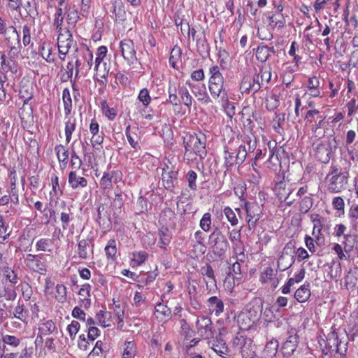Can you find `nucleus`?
Returning a JSON list of instances; mask_svg holds the SVG:
<instances>
[{"mask_svg":"<svg viewBox=\"0 0 358 358\" xmlns=\"http://www.w3.org/2000/svg\"><path fill=\"white\" fill-rule=\"evenodd\" d=\"M210 76L208 80V90L214 99H219L221 106L229 116L234 114L233 109L229 101L227 92L224 87V78L220 71V67L217 65L213 66L209 69Z\"/></svg>","mask_w":358,"mask_h":358,"instance_id":"obj_1","label":"nucleus"},{"mask_svg":"<svg viewBox=\"0 0 358 358\" xmlns=\"http://www.w3.org/2000/svg\"><path fill=\"white\" fill-rule=\"evenodd\" d=\"M348 173L343 171L338 165L331 164L326 176L327 190L331 193H339L345 189L348 184Z\"/></svg>","mask_w":358,"mask_h":358,"instance_id":"obj_2","label":"nucleus"},{"mask_svg":"<svg viewBox=\"0 0 358 358\" xmlns=\"http://www.w3.org/2000/svg\"><path fill=\"white\" fill-rule=\"evenodd\" d=\"M185 155H196L203 158L206 155V138L203 134H187L183 138Z\"/></svg>","mask_w":358,"mask_h":358,"instance_id":"obj_3","label":"nucleus"},{"mask_svg":"<svg viewBox=\"0 0 358 358\" xmlns=\"http://www.w3.org/2000/svg\"><path fill=\"white\" fill-rule=\"evenodd\" d=\"M262 313L259 306L242 310L237 316V323L242 330L250 329L259 321Z\"/></svg>","mask_w":358,"mask_h":358,"instance_id":"obj_4","label":"nucleus"},{"mask_svg":"<svg viewBox=\"0 0 358 358\" xmlns=\"http://www.w3.org/2000/svg\"><path fill=\"white\" fill-rule=\"evenodd\" d=\"M338 146L337 141L334 136H329L327 139L320 143L315 148V157L322 163L329 162Z\"/></svg>","mask_w":358,"mask_h":358,"instance_id":"obj_5","label":"nucleus"},{"mask_svg":"<svg viewBox=\"0 0 358 358\" xmlns=\"http://www.w3.org/2000/svg\"><path fill=\"white\" fill-rule=\"evenodd\" d=\"M209 245L213 252L219 257L222 256L229 247V243L225 236L218 230L214 231L209 236Z\"/></svg>","mask_w":358,"mask_h":358,"instance_id":"obj_6","label":"nucleus"},{"mask_svg":"<svg viewBox=\"0 0 358 358\" xmlns=\"http://www.w3.org/2000/svg\"><path fill=\"white\" fill-rule=\"evenodd\" d=\"M178 169L174 166L165 164L162 169V180L164 187L168 190H172L178 181Z\"/></svg>","mask_w":358,"mask_h":358,"instance_id":"obj_7","label":"nucleus"},{"mask_svg":"<svg viewBox=\"0 0 358 358\" xmlns=\"http://www.w3.org/2000/svg\"><path fill=\"white\" fill-rule=\"evenodd\" d=\"M24 263L29 269L41 275H45L47 271L46 261L43 255L28 254Z\"/></svg>","mask_w":358,"mask_h":358,"instance_id":"obj_8","label":"nucleus"},{"mask_svg":"<svg viewBox=\"0 0 358 358\" xmlns=\"http://www.w3.org/2000/svg\"><path fill=\"white\" fill-rule=\"evenodd\" d=\"M233 345L238 348L243 358H250L255 355L252 341L246 336H237L233 340Z\"/></svg>","mask_w":358,"mask_h":358,"instance_id":"obj_9","label":"nucleus"},{"mask_svg":"<svg viewBox=\"0 0 358 358\" xmlns=\"http://www.w3.org/2000/svg\"><path fill=\"white\" fill-rule=\"evenodd\" d=\"M196 328L199 335L203 339H210L214 336L213 322L208 317H199L196 322Z\"/></svg>","mask_w":358,"mask_h":358,"instance_id":"obj_10","label":"nucleus"},{"mask_svg":"<svg viewBox=\"0 0 358 358\" xmlns=\"http://www.w3.org/2000/svg\"><path fill=\"white\" fill-rule=\"evenodd\" d=\"M120 49L124 59L131 65L137 60L136 51L133 41L124 39L120 43Z\"/></svg>","mask_w":358,"mask_h":358,"instance_id":"obj_11","label":"nucleus"},{"mask_svg":"<svg viewBox=\"0 0 358 358\" xmlns=\"http://www.w3.org/2000/svg\"><path fill=\"white\" fill-rule=\"evenodd\" d=\"M245 208L247 213V222L248 225L250 227H253L261 217L262 213V208L259 205L255 202H246L245 203Z\"/></svg>","mask_w":358,"mask_h":358,"instance_id":"obj_12","label":"nucleus"},{"mask_svg":"<svg viewBox=\"0 0 358 358\" xmlns=\"http://www.w3.org/2000/svg\"><path fill=\"white\" fill-rule=\"evenodd\" d=\"M186 85L189 87L192 94L199 101H204L205 103L209 101V96L206 92V85L203 83H195L187 80Z\"/></svg>","mask_w":358,"mask_h":358,"instance_id":"obj_13","label":"nucleus"},{"mask_svg":"<svg viewBox=\"0 0 358 358\" xmlns=\"http://www.w3.org/2000/svg\"><path fill=\"white\" fill-rule=\"evenodd\" d=\"M121 178L122 174L119 171L104 173L100 180V185L103 189H110L113 187V182H117Z\"/></svg>","mask_w":358,"mask_h":358,"instance_id":"obj_14","label":"nucleus"},{"mask_svg":"<svg viewBox=\"0 0 358 358\" xmlns=\"http://www.w3.org/2000/svg\"><path fill=\"white\" fill-rule=\"evenodd\" d=\"M262 282L268 284L272 288H275L278 285L279 280L277 278V271L273 270L271 267H266L260 275Z\"/></svg>","mask_w":358,"mask_h":358,"instance_id":"obj_15","label":"nucleus"},{"mask_svg":"<svg viewBox=\"0 0 358 358\" xmlns=\"http://www.w3.org/2000/svg\"><path fill=\"white\" fill-rule=\"evenodd\" d=\"M93 244L90 239H83L78 242L77 252L80 258L87 259L93 253Z\"/></svg>","mask_w":358,"mask_h":358,"instance_id":"obj_16","label":"nucleus"},{"mask_svg":"<svg viewBox=\"0 0 358 358\" xmlns=\"http://www.w3.org/2000/svg\"><path fill=\"white\" fill-rule=\"evenodd\" d=\"M68 182L73 189L83 188L87 185V180L77 174L76 171H71L69 174Z\"/></svg>","mask_w":358,"mask_h":358,"instance_id":"obj_17","label":"nucleus"},{"mask_svg":"<svg viewBox=\"0 0 358 358\" xmlns=\"http://www.w3.org/2000/svg\"><path fill=\"white\" fill-rule=\"evenodd\" d=\"M3 34L8 45H17L21 46L19 34L13 26L6 29Z\"/></svg>","mask_w":358,"mask_h":358,"instance_id":"obj_18","label":"nucleus"},{"mask_svg":"<svg viewBox=\"0 0 358 358\" xmlns=\"http://www.w3.org/2000/svg\"><path fill=\"white\" fill-rule=\"evenodd\" d=\"M138 128L137 127H131L130 126L127 127L125 131V135L127 138L131 145V146L135 150H138L140 148L139 141L140 137L138 134Z\"/></svg>","mask_w":358,"mask_h":358,"instance_id":"obj_19","label":"nucleus"},{"mask_svg":"<svg viewBox=\"0 0 358 358\" xmlns=\"http://www.w3.org/2000/svg\"><path fill=\"white\" fill-rule=\"evenodd\" d=\"M208 310L210 313L216 316L220 315L224 311V303L217 296H211L207 301Z\"/></svg>","mask_w":358,"mask_h":358,"instance_id":"obj_20","label":"nucleus"},{"mask_svg":"<svg viewBox=\"0 0 358 358\" xmlns=\"http://www.w3.org/2000/svg\"><path fill=\"white\" fill-rule=\"evenodd\" d=\"M274 191L280 200L287 201L288 205H290L292 203V201H288L289 196L292 192L291 189L286 188V184L285 182L280 181L278 182L275 186Z\"/></svg>","mask_w":358,"mask_h":358,"instance_id":"obj_21","label":"nucleus"},{"mask_svg":"<svg viewBox=\"0 0 358 358\" xmlns=\"http://www.w3.org/2000/svg\"><path fill=\"white\" fill-rule=\"evenodd\" d=\"M155 315L161 322H165L171 318V311L167 306L159 303L155 306Z\"/></svg>","mask_w":358,"mask_h":358,"instance_id":"obj_22","label":"nucleus"},{"mask_svg":"<svg viewBox=\"0 0 358 358\" xmlns=\"http://www.w3.org/2000/svg\"><path fill=\"white\" fill-rule=\"evenodd\" d=\"M111 12L115 15L116 20H124L126 12L122 0H113Z\"/></svg>","mask_w":358,"mask_h":358,"instance_id":"obj_23","label":"nucleus"},{"mask_svg":"<svg viewBox=\"0 0 358 358\" xmlns=\"http://www.w3.org/2000/svg\"><path fill=\"white\" fill-rule=\"evenodd\" d=\"M137 353L136 345L134 341H125L122 345V358H134Z\"/></svg>","mask_w":358,"mask_h":358,"instance_id":"obj_24","label":"nucleus"},{"mask_svg":"<svg viewBox=\"0 0 358 358\" xmlns=\"http://www.w3.org/2000/svg\"><path fill=\"white\" fill-rule=\"evenodd\" d=\"M271 52H275L274 47L259 45L256 50V58L261 62H265L268 59Z\"/></svg>","mask_w":358,"mask_h":358,"instance_id":"obj_25","label":"nucleus"},{"mask_svg":"<svg viewBox=\"0 0 358 358\" xmlns=\"http://www.w3.org/2000/svg\"><path fill=\"white\" fill-rule=\"evenodd\" d=\"M91 287L89 284H85L82 286L78 292L80 299L82 302L83 306L85 308H88L90 306L91 301L90 296Z\"/></svg>","mask_w":358,"mask_h":358,"instance_id":"obj_26","label":"nucleus"},{"mask_svg":"<svg viewBox=\"0 0 358 358\" xmlns=\"http://www.w3.org/2000/svg\"><path fill=\"white\" fill-rule=\"evenodd\" d=\"M55 151L57 155V157L61 166L66 167L69 159V151L62 145H57L55 148Z\"/></svg>","mask_w":358,"mask_h":358,"instance_id":"obj_27","label":"nucleus"},{"mask_svg":"<svg viewBox=\"0 0 358 358\" xmlns=\"http://www.w3.org/2000/svg\"><path fill=\"white\" fill-rule=\"evenodd\" d=\"M309 287V284L303 285L295 292L294 297L299 302L303 303L309 299L310 296Z\"/></svg>","mask_w":358,"mask_h":358,"instance_id":"obj_28","label":"nucleus"},{"mask_svg":"<svg viewBox=\"0 0 358 358\" xmlns=\"http://www.w3.org/2000/svg\"><path fill=\"white\" fill-rule=\"evenodd\" d=\"M212 349L220 357L228 355L229 350L226 343L221 338H217L212 345Z\"/></svg>","mask_w":358,"mask_h":358,"instance_id":"obj_29","label":"nucleus"},{"mask_svg":"<svg viewBox=\"0 0 358 358\" xmlns=\"http://www.w3.org/2000/svg\"><path fill=\"white\" fill-rule=\"evenodd\" d=\"M13 317L22 321L24 323H27L28 320V310L24 308L23 304H18L14 308L13 311Z\"/></svg>","mask_w":358,"mask_h":358,"instance_id":"obj_30","label":"nucleus"},{"mask_svg":"<svg viewBox=\"0 0 358 358\" xmlns=\"http://www.w3.org/2000/svg\"><path fill=\"white\" fill-rule=\"evenodd\" d=\"M178 93L180 96V100L185 106L190 108L193 103V97L189 94L187 87L178 86Z\"/></svg>","mask_w":358,"mask_h":358,"instance_id":"obj_31","label":"nucleus"},{"mask_svg":"<svg viewBox=\"0 0 358 358\" xmlns=\"http://www.w3.org/2000/svg\"><path fill=\"white\" fill-rule=\"evenodd\" d=\"M66 8L67 6L65 3L64 6H60L59 2L58 3V7L57 8V11L55 14V18L53 22V24L56 27V29H61V27H62V24L64 17L63 9L66 10Z\"/></svg>","mask_w":358,"mask_h":358,"instance_id":"obj_32","label":"nucleus"},{"mask_svg":"<svg viewBox=\"0 0 358 358\" xmlns=\"http://www.w3.org/2000/svg\"><path fill=\"white\" fill-rule=\"evenodd\" d=\"M57 329L56 325L52 320H46L41 323L38 327V332L44 336L52 334Z\"/></svg>","mask_w":358,"mask_h":358,"instance_id":"obj_33","label":"nucleus"},{"mask_svg":"<svg viewBox=\"0 0 358 358\" xmlns=\"http://www.w3.org/2000/svg\"><path fill=\"white\" fill-rule=\"evenodd\" d=\"M148 258V254L145 251H135L132 253L131 264L135 266H141Z\"/></svg>","mask_w":358,"mask_h":358,"instance_id":"obj_34","label":"nucleus"},{"mask_svg":"<svg viewBox=\"0 0 358 358\" xmlns=\"http://www.w3.org/2000/svg\"><path fill=\"white\" fill-rule=\"evenodd\" d=\"M320 112L317 109L308 110L304 116L306 126H311L313 123L320 117Z\"/></svg>","mask_w":358,"mask_h":358,"instance_id":"obj_35","label":"nucleus"},{"mask_svg":"<svg viewBox=\"0 0 358 358\" xmlns=\"http://www.w3.org/2000/svg\"><path fill=\"white\" fill-rule=\"evenodd\" d=\"M76 127V120L73 117H70L65 122V136L66 141L69 143L71 140L73 132L75 131Z\"/></svg>","mask_w":358,"mask_h":358,"instance_id":"obj_36","label":"nucleus"},{"mask_svg":"<svg viewBox=\"0 0 358 358\" xmlns=\"http://www.w3.org/2000/svg\"><path fill=\"white\" fill-rule=\"evenodd\" d=\"M21 7L24 8L27 15L33 18L38 15L34 0H22Z\"/></svg>","mask_w":358,"mask_h":358,"instance_id":"obj_37","label":"nucleus"},{"mask_svg":"<svg viewBox=\"0 0 358 358\" xmlns=\"http://www.w3.org/2000/svg\"><path fill=\"white\" fill-rule=\"evenodd\" d=\"M62 100L64 103L65 114L68 115L71 113L72 109V100L70 91L68 88H65L63 90Z\"/></svg>","mask_w":358,"mask_h":358,"instance_id":"obj_38","label":"nucleus"},{"mask_svg":"<svg viewBox=\"0 0 358 358\" xmlns=\"http://www.w3.org/2000/svg\"><path fill=\"white\" fill-rule=\"evenodd\" d=\"M271 70L270 68H264L260 71V73L256 76L259 80H262V85L264 88H267V85L271 79Z\"/></svg>","mask_w":358,"mask_h":358,"instance_id":"obj_39","label":"nucleus"},{"mask_svg":"<svg viewBox=\"0 0 358 358\" xmlns=\"http://www.w3.org/2000/svg\"><path fill=\"white\" fill-rule=\"evenodd\" d=\"M73 40H68L66 41H62L61 42L57 43L58 50H59V58L62 60L65 59L66 55L68 53L69 48L71 47L73 44Z\"/></svg>","mask_w":358,"mask_h":358,"instance_id":"obj_40","label":"nucleus"},{"mask_svg":"<svg viewBox=\"0 0 358 358\" xmlns=\"http://www.w3.org/2000/svg\"><path fill=\"white\" fill-rule=\"evenodd\" d=\"M102 113L110 120H113L117 115V111L115 108L109 107L106 101L101 102Z\"/></svg>","mask_w":358,"mask_h":358,"instance_id":"obj_41","label":"nucleus"},{"mask_svg":"<svg viewBox=\"0 0 358 358\" xmlns=\"http://www.w3.org/2000/svg\"><path fill=\"white\" fill-rule=\"evenodd\" d=\"M105 252L108 259H110L112 260L115 259L116 253H117V248H116V241L115 239H110L107 245L105 247Z\"/></svg>","mask_w":358,"mask_h":358,"instance_id":"obj_42","label":"nucleus"},{"mask_svg":"<svg viewBox=\"0 0 358 358\" xmlns=\"http://www.w3.org/2000/svg\"><path fill=\"white\" fill-rule=\"evenodd\" d=\"M159 244L162 248L166 247L171 242V235L168 229H161L159 230Z\"/></svg>","mask_w":358,"mask_h":358,"instance_id":"obj_43","label":"nucleus"},{"mask_svg":"<svg viewBox=\"0 0 358 358\" xmlns=\"http://www.w3.org/2000/svg\"><path fill=\"white\" fill-rule=\"evenodd\" d=\"M110 317L111 313L110 312H104L102 310L96 315L99 324L103 327H110L111 325L110 320Z\"/></svg>","mask_w":358,"mask_h":358,"instance_id":"obj_44","label":"nucleus"},{"mask_svg":"<svg viewBox=\"0 0 358 358\" xmlns=\"http://www.w3.org/2000/svg\"><path fill=\"white\" fill-rule=\"evenodd\" d=\"M55 298L59 303H63L66 299V287L62 284H57L55 287Z\"/></svg>","mask_w":358,"mask_h":358,"instance_id":"obj_45","label":"nucleus"},{"mask_svg":"<svg viewBox=\"0 0 358 358\" xmlns=\"http://www.w3.org/2000/svg\"><path fill=\"white\" fill-rule=\"evenodd\" d=\"M315 217L312 216L314 227L313 230V235L319 241L320 235L321 234V229L322 228V220L318 215H315Z\"/></svg>","mask_w":358,"mask_h":358,"instance_id":"obj_46","label":"nucleus"},{"mask_svg":"<svg viewBox=\"0 0 358 358\" xmlns=\"http://www.w3.org/2000/svg\"><path fill=\"white\" fill-rule=\"evenodd\" d=\"M79 20L78 10L74 8H69L67 10L66 20L69 25L74 26Z\"/></svg>","mask_w":358,"mask_h":358,"instance_id":"obj_47","label":"nucleus"},{"mask_svg":"<svg viewBox=\"0 0 358 358\" xmlns=\"http://www.w3.org/2000/svg\"><path fill=\"white\" fill-rule=\"evenodd\" d=\"M107 53V48L106 46H100L97 49L96 57L95 59V70H98L100 67L101 62L103 61V59L106 57Z\"/></svg>","mask_w":358,"mask_h":358,"instance_id":"obj_48","label":"nucleus"},{"mask_svg":"<svg viewBox=\"0 0 358 358\" xmlns=\"http://www.w3.org/2000/svg\"><path fill=\"white\" fill-rule=\"evenodd\" d=\"M313 199L310 196L303 197L299 203V210L302 213H306L313 206Z\"/></svg>","mask_w":358,"mask_h":358,"instance_id":"obj_49","label":"nucleus"},{"mask_svg":"<svg viewBox=\"0 0 358 358\" xmlns=\"http://www.w3.org/2000/svg\"><path fill=\"white\" fill-rule=\"evenodd\" d=\"M356 237L352 234L344 235V241L343 242L345 252H350L355 247Z\"/></svg>","mask_w":358,"mask_h":358,"instance_id":"obj_50","label":"nucleus"},{"mask_svg":"<svg viewBox=\"0 0 358 358\" xmlns=\"http://www.w3.org/2000/svg\"><path fill=\"white\" fill-rule=\"evenodd\" d=\"M270 24L273 27L282 28L285 26V20L282 15H273L269 18Z\"/></svg>","mask_w":358,"mask_h":358,"instance_id":"obj_51","label":"nucleus"},{"mask_svg":"<svg viewBox=\"0 0 358 358\" xmlns=\"http://www.w3.org/2000/svg\"><path fill=\"white\" fill-rule=\"evenodd\" d=\"M2 341L4 344L17 348L20 344V339L15 336L5 335L2 337Z\"/></svg>","mask_w":358,"mask_h":358,"instance_id":"obj_52","label":"nucleus"},{"mask_svg":"<svg viewBox=\"0 0 358 358\" xmlns=\"http://www.w3.org/2000/svg\"><path fill=\"white\" fill-rule=\"evenodd\" d=\"M200 227L204 231H209L211 227V215L209 213H205L200 220Z\"/></svg>","mask_w":358,"mask_h":358,"instance_id":"obj_53","label":"nucleus"},{"mask_svg":"<svg viewBox=\"0 0 358 358\" xmlns=\"http://www.w3.org/2000/svg\"><path fill=\"white\" fill-rule=\"evenodd\" d=\"M138 99L144 106H148L150 103L151 97L147 88H143L140 91Z\"/></svg>","mask_w":358,"mask_h":358,"instance_id":"obj_54","label":"nucleus"},{"mask_svg":"<svg viewBox=\"0 0 358 358\" xmlns=\"http://www.w3.org/2000/svg\"><path fill=\"white\" fill-rule=\"evenodd\" d=\"M247 155L248 151L246 150V146L245 145H239L235 160L236 164H242L245 161Z\"/></svg>","mask_w":358,"mask_h":358,"instance_id":"obj_55","label":"nucleus"},{"mask_svg":"<svg viewBox=\"0 0 358 358\" xmlns=\"http://www.w3.org/2000/svg\"><path fill=\"white\" fill-rule=\"evenodd\" d=\"M58 32L57 43L62 41H66L73 39L72 34L70 31L66 28L61 27V29H56Z\"/></svg>","mask_w":358,"mask_h":358,"instance_id":"obj_56","label":"nucleus"},{"mask_svg":"<svg viewBox=\"0 0 358 358\" xmlns=\"http://www.w3.org/2000/svg\"><path fill=\"white\" fill-rule=\"evenodd\" d=\"M224 213L227 219V220L230 222L232 226H236L238 224V219L236 216L235 213L233 210L229 207H225L224 209Z\"/></svg>","mask_w":358,"mask_h":358,"instance_id":"obj_57","label":"nucleus"},{"mask_svg":"<svg viewBox=\"0 0 358 358\" xmlns=\"http://www.w3.org/2000/svg\"><path fill=\"white\" fill-rule=\"evenodd\" d=\"M80 325L78 321L73 320L71 324L67 327V331L69 332L70 338L73 340L76 338L80 329Z\"/></svg>","mask_w":358,"mask_h":358,"instance_id":"obj_58","label":"nucleus"},{"mask_svg":"<svg viewBox=\"0 0 358 358\" xmlns=\"http://www.w3.org/2000/svg\"><path fill=\"white\" fill-rule=\"evenodd\" d=\"M41 55L48 62H52L54 61V59L52 57L50 45H45L44 43L42 45L41 47Z\"/></svg>","mask_w":358,"mask_h":358,"instance_id":"obj_59","label":"nucleus"},{"mask_svg":"<svg viewBox=\"0 0 358 358\" xmlns=\"http://www.w3.org/2000/svg\"><path fill=\"white\" fill-rule=\"evenodd\" d=\"M180 55H181V50L179 47L176 46L172 49V50L171 52V55L169 57V63L173 68H175V66H176L177 62L178 61V59L180 57Z\"/></svg>","mask_w":358,"mask_h":358,"instance_id":"obj_60","label":"nucleus"},{"mask_svg":"<svg viewBox=\"0 0 358 358\" xmlns=\"http://www.w3.org/2000/svg\"><path fill=\"white\" fill-rule=\"evenodd\" d=\"M187 180L188 182V186L192 190L196 189V180L197 178V174L192 170H190L187 173Z\"/></svg>","mask_w":358,"mask_h":358,"instance_id":"obj_61","label":"nucleus"},{"mask_svg":"<svg viewBox=\"0 0 358 358\" xmlns=\"http://www.w3.org/2000/svg\"><path fill=\"white\" fill-rule=\"evenodd\" d=\"M279 98L277 95L273 94L266 99V108L273 110L279 106Z\"/></svg>","mask_w":358,"mask_h":358,"instance_id":"obj_62","label":"nucleus"},{"mask_svg":"<svg viewBox=\"0 0 358 358\" xmlns=\"http://www.w3.org/2000/svg\"><path fill=\"white\" fill-rule=\"evenodd\" d=\"M8 47H9V51H8V55L9 59L10 60L11 63L14 66L15 59L17 57V56L20 52L21 46H18L17 45H8Z\"/></svg>","mask_w":358,"mask_h":358,"instance_id":"obj_63","label":"nucleus"},{"mask_svg":"<svg viewBox=\"0 0 358 358\" xmlns=\"http://www.w3.org/2000/svg\"><path fill=\"white\" fill-rule=\"evenodd\" d=\"M52 244V241L48 238H41L36 243V248L38 251H46L48 248Z\"/></svg>","mask_w":358,"mask_h":358,"instance_id":"obj_64","label":"nucleus"}]
</instances>
